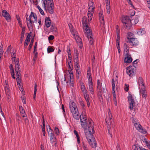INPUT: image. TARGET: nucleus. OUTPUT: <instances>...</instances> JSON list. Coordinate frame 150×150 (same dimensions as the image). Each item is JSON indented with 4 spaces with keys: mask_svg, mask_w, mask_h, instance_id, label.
Wrapping results in <instances>:
<instances>
[{
    "mask_svg": "<svg viewBox=\"0 0 150 150\" xmlns=\"http://www.w3.org/2000/svg\"><path fill=\"white\" fill-rule=\"evenodd\" d=\"M15 71L16 73V75L17 76V82L18 87L19 88V89H20L21 91H23V88H21V89H20V88L21 87V70H19V71Z\"/></svg>",
    "mask_w": 150,
    "mask_h": 150,
    "instance_id": "obj_12",
    "label": "nucleus"
},
{
    "mask_svg": "<svg viewBox=\"0 0 150 150\" xmlns=\"http://www.w3.org/2000/svg\"><path fill=\"white\" fill-rule=\"evenodd\" d=\"M108 116L105 119L107 125V127L109 133L110 134L111 137H112V135L111 133L110 132V129L111 128V125L112 123V122L113 121V117L112 116V114L110 110V109H108Z\"/></svg>",
    "mask_w": 150,
    "mask_h": 150,
    "instance_id": "obj_5",
    "label": "nucleus"
},
{
    "mask_svg": "<svg viewBox=\"0 0 150 150\" xmlns=\"http://www.w3.org/2000/svg\"><path fill=\"white\" fill-rule=\"evenodd\" d=\"M122 22L123 24V25L126 29H130L132 26L131 20L129 17L126 16L123 17L122 20Z\"/></svg>",
    "mask_w": 150,
    "mask_h": 150,
    "instance_id": "obj_7",
    "label": "nucleus"
},
{
    "mask_svg": "<svg viewBox=\"0 0 150 150\" xmlns=\"http://www.w3.org/2000/svg\"><path fill=\"white\" fill-rule=\"evenodd\" d=\"M137 82L139 87H143L144 86L145 87L144 82L143 80L142 77H139V78L138 80L137 81Z\"/></svg>",
    "mask_w": 150,
    "mask_h": 150,
    "instance_id": "obj_22",
    "label": "nucleus"
},
{
    "mask_svg": "<svg viewBox=\"0 0 150 150\" xmlns=\"http://www.w3.org/2000/svg\"><path fill=\"white\" fill-rule=\"evenodd\" d=\"M126 73L129 76L132 77L134 75L136 72L135 66H130L126 68Z\"/></svg>",
    "mask_w": 150,
    "mask_h": 150,
    "instance_id": "obj_9",
    "label": "nucleus"
},
{
    "mask_svg": "<svg viewBox=\"0 0 150 150\" xmlns=\"http://www.w3.org/2000/svg\"><path fill=\"white\" fill-rule=\"evenodd\" d=\"M20 111L21 114H24L25 113V111L24 110L23 107L21 106H20L19 107Z\"/></svg>",
    "mask_w": 150,
    "mask_h": 150,
    "instance_id": "obj_50",
    "label": "nucleus"
},
{
    "mask_svg": "<svg viewBox=\"0 0 150 150\" xmlns=\"http://www.w3.org/2000/svg\"><path fill=\"white\" fill-rule=\"evenodd\" d=\"M26 21H29V23H27V26L30 31L33 29V24L34 22H36L37 21V16L36 14L34 13L31 12L29 18L28 19L26 17Z\"/></svg>",
    "mask_w": 150,
    "mask_h": 150,
    "instance_id": "obj_4",
    "label": "nucleus"
},
{
    "mask_svg": "<svg viewBox=\"0 0 150 150\" xmlns=\"http://www.w3.org/2000/svg\"><path fill=\"white\" fill-rule=\"evenodd\" d=\"M79 67H78V68L76 67H75V69L76 70V77L77 78V79H79V74L80 73V71L79 69Z\"/></svg>",
    "mask_w": 150,
    "mask_h": 150,
    "instance_id": "obj_36",
    "label": "nucleus"
},
{
    "mask_svg": "<svg viewBox=\"0 0 150 150\" xmlns=\"http://www.w3.org/2000/svg\"><path fill=\"white\" fill-rule=\"evenodd\" d=\"M99 19L100 20L101 22V23H103V24H104V17L103 15L101 13H99Z\"/></svg>",
    "mask_w": 150,
    "mask_h": 150,
    "instance_id": "obj_40",
    "label": "nucleus"
},
{
    "mask_svg": "<svg viewBox=\"0 0 150 150\" xmlns=\"http://www.w3.org/2000/svg\"><path fill=\"white\" fill-rule=\"evenodd\" d=\"M37 7L39 10V12L40 13V14L42 15H45V13L44 12V11L42 10V9L40 7L39 5H38L37 6Z\"/></svg>",
    "mask_w": 150,
    "mask_h": 150,
    "instance_id": "obj_46",
    "label": "nucleus"
},
{
    "mask_svg": "<svg viewBox=\"0 0 150 150\" xmlns=\"http://www.w3.org/2000/svg\"><path fill=\"white\" fill-rule=\"evenodd\" d=\"M128 102L129 104V108L131 110H132L136 103L132 95L129 94L127 97Z\"/></svg>",
    "mask_w": 150,
    "mask_h": 150,
    "instance_id": "obj_10",
    "label": "nucleus"
},
{
    "mask_svg": "<svg viewBox=\"0 0 150 150\" xmlns=\"http://www.w3.org/2000/svg\"><path fill=\"white\" fill-rule=\"evenodd\" d=\"M61 108L62 110V112H63V114L64 115H65V111L64 109V106L63 104H62L61 106Z\"/></svg>",
    "mask_w": 150,
    "mask_h": 150,
    "instance_id": "obj_64",
    "label": "nucleus"
},
{
    "mask_svg": "<svg viewBox=\"0 0 150 150\" xmlns=\"http://www.w3.org/2000/svg\"><path fill=\"white\" fill-rule=\"evenodd\" d=\"M2 14L8 22L11 21V18L9 13L6 10H3L2 11Z\"/></svg>",
    "mask_w": 150,
    "mask_h": 150,
    "instance_id": "obj_16",
    "label": "nucleus"
},
{
    "mask_svg": "<svg viewBox=\"0 0 150 150\" xmlns=\"http://www.w3.org/2000/svg\"><path fill=\"white\" fill-rule=\"evenodd\" d=\"M30 41L28 40L27 39H25L24 44V47L25 48L27 47V46L29 44V43L30 42Z\"/></svg>",
    "mask_w": 150,
    "mask_h": 150,
    "instance_id": "obj_53",
    "label": "nucleus"
},
{
    "mask_svg": "<svg viewBox=\"0 0 150 150\" xmlns=\"http://www.w3.org/2000/svg\"><path fill=\"white\" fill-rule=\"evenodd\" d=\"M129 85L125 83L124 87V89L125 91L127 92L129 91Z\"/></svg>",
    "mask_w": 150,
    "mask_h": 150,
    "instance_id": "obj_54",
    "label": "nucleus"
},
{
    "mask_svg": "<svg viewBox=\"0 0 150 150\" xmlns=\"http://www.w3.org/2000/svg\"><path fill=\"white\" fill-rule=\"evenodd\" d=\"M52 130L51 129L50 126H49V129L48 130L47 129L48 133L49 136L52 134H54L52 132Z\"/></svg>",
    "mask_w": 150,
    "mask_h": 150,
    "instance_id": "obj_52",
    "label": "nucleus"
},
{
    "mask_svg": "<svg viewBox=\"0 0 150 150\" xmlns=\"http://www.w3.org/2000/svg\"><path fill=\"white\" fill-rule=\"evenodd\" d=\"M54 130L55 134L58 136L60 134L59 129L57 127H55L54 129Z\"/></svg>",
    "mask_w": 150,
    "mask_h": 150,
    "instance_id": "obj_44",
    "label": "nucleus"
},
{
    "mask_svg": "<svg viewBox=\"0 0 150 150\" xmlns=\"http://www.w3.org/2000/svg\"><path fill=\"white\" fill-rule=\"evenodd\" d=\"M34 87V98H35L36 94L37 92V84L36 83H35Z\"/></svg>",
    "mask_w": 150,
    "mask_h": 150,
    "instance_id": "obj_45",
    "label": "nucleus"
},
{
    "mask_svg": "<svg viewBox=\"0 0 150 150\" xmlns=\"http://www.w3.org/2000/svg\"><path fill=\"white\" fill-rule=\"evenodd\" d=\"M87 76L88 79V83H93L91 77L90 68L89 67L87 71Z\"/></svg>",
    "mask_w": 150,
    "mask_h": 150,
    "instance_id": "obj_19",
    "label": "nucleus"
},
{
    "mask_svg": "<svg viewBox=\"0 0 150 150\" xmlns=\"http://www.w3.org/2000/svg\"><path fill=\"white\" fill-rule=\"evenodd\" d=\"M43 121H42V134L44 136H45V119L43 116L42 117Z\"/></svg>",
    "mask_w": 150,
    "mask_h": 150,
    "instance_id": "obj_32",
    "label": "nucleus"
},
{
    "mask_svg": "<svg viewBox=\"0 0 150 150\" xmlns=\"http://www.w3.org/2000/svg\"><path fill=\"white\" fill-rule=\"evenodd\" d=\"M90 21H88V20H87L86 16H84L83 17L82 19V23L83 26V29L84 32L87 30H90L89 27L88 26V24Z\"/></svg>",
    "mask_w": 150,
    "mask_h": 150,
    "instance_id": "obj_11",
    "label": "nucleus"
},
{
    "mask_svg": "<svg viewBox=\"0 0 150 150\" xmlns=\"http://www.w3.org/2000/svg\"><path fill=\"white\" fill-rule=\"evenodd\" d=\"M68 67H69V68L70 69V70H72V68H73L72 64L71 62V61H68Z\"/></svg>",
    "mask_w": 150,
    "mask_h": 150,
    "instance_id": "obj_49",
    "label": "nucleus"
},
{
    "mask_svg": "<svg viewBox=\"0 0 150 150\" xmlns=\"http://www.w3.org/2000/svg\"><path fill=\"white\" fill-rule=\"evenodd\" d=\"M94 127V124L93 121L92 120H90L89 121L88 130L87 132H86L85 134L86 137L89 144L92 145L91 141H92L94 143V144H93V147H96V142L93 135L95 132Z\"/></svg>",
    "mask_w": 150,
    "mask_h": 150,
    "instance_id": "obj_2",
    "label": "nucleus"
},
{
    "mask_svg": "<svg viewBox=\"0 0 150 150\" xmlns=\"http://www.w3.org/2000/svg\"><path fill=\"white\" fill-rule=\"evenodd\" d=\"M145 143L146 144V145L147 146L148 148L150 149V142L147 140H145Z\"/></svg>",
    "mask_w": 150,
    "mask_h": 150,
    "instance_id": "obj_56",
    "label": "nucleus"
},
{
    "mask_svg": "<svg viewBox=\"0 0 150 150\" xmlns=\"http://www.w3.org/2000/svg\"><path fill=\"white\" fill-rule=\"evenodd\" d=\"M139 93L140 96H142L143 98H146L147 96L146 91L145 90V87H139Z\"/></svg>",
    "mask_w": 150,
    "mask_h": 150,
    "instance_id": "obj_15",
    "label": "nucleus"
},
{
    "mask_svg": "<svg viewBox=\"0 0 150 150\" xmlns=\"http://www.w3.org/2000/svg\"><path fill=\"white\" fill-rule=\"evenodd\" d=\"M69 77L70 81L71 82H73L74 81L73 78H74V76L73 74V73L71 70H69Z\"/></svg>",
    "mask_w": 150,
    "mask_h": 150,
    "instance_id": "obj_35",
    "label": "nucleus"
},
{
    "mask_svg": "<svg viewBox=\"0 0 150 150\" xmlns=\"http://www.w3.org/2000/svg\"><path fill=\"white\" fill-rule=\"evenodd\" d=\"M33 53L35 55H34V56L33 57V60L34 61H35L36 60V59H37V56H38V52H35V53Z\"/></svg>",
    "mask_w": 150,
    "mask_h": 150,
    "instance_id": "obj_61",
    "label": "nucleus"
},
{
    "mask_svg": "<svg viewBox=\"0 0 150 150\" xmlns=\"http://www.w3.org/2000/svg\"><path fill=\"white\" fill-rule=\"evenodd\" d=\"M94 4L91 0H89L88 6L89 7L88 10H93L95 7L94 6Z\"/></svg>",
    "mask_w": 150,
    "mask_h": 150,
    "instance_id": "obj_26",
    "label": "nucleus"
},
{
    "mask_svg": "<svg viewBox=\"0 0 150 150\" xmlns=\"http://www.w3.org/2000/svg\"><path fill=\"white\" fill-rule=\"evenodd\" d=\"M74 134L76 135V136L77 137L78 143L79 144L80 142V138L78 133V132L76 130H74Z\"/></svg>",
    "mask_w": 150,
    "mask_h": 150,
    "instance_id": "obj_42",
    "label": "nucleus"
},
{
    "mask_svg": "<svg viewBox=\"0 0 150 150\" xmlns=\"http://www.w3.org/2000/svg\"><path fill=\"white\" fill-rule=\"evenodd\" d=\"M33 39H32L31 40V42H30V43L29 46V47H28V50L30 51H31V49L33 45Z\"/></svg>",
    "mask_w": 150,
    "mask_h": 150,
    "instance_id": "obj_48",
    "label": "nucleus"
},
{
    "mask_svg": "<svg viewBox=\"0 0 150 150\" xmlns=\"http://www.w3.org/2000/svg\"><path fill=\"white\" fill-rule=\"evenodd\" d=\"M74 62L75 64V67L78 68V67H79V53L77 52L74 56Z\"/></svg>",
    "mask_w": 150,
    "mask_h": 150,
    "instance_id": "obj_21",
    "label": "nucleus"
},
{
    "mask_svg": "<svg viewBox=\"0 0 150 150\" xmlns=\"http://www.w3.org/2000/svg\"><path fill=\"white\" fill-rule=\"evenodd\" d=\"M31 33L30 32L28 34V35L26 38V39H27L28 40L30 41V37H31Z\"/></svg>",
    "mask_w": 150,
    "mask_h": 150,
    "instance_id": "obj_63",
    "label": "nucleus"
},
{
    "mask_svg": "<svg viewBox=\"0 0 150 150\" xmlns=\"http://www.w3.org/2000/svg\"><path fill=\"white\" fill-rule=\"evenodd\" d=\"M106 9L107 10V13L108 14H109L110 13V3L109 0H106Z\"/></svg>",
    "mask_w": 150,
    "mask_h": 150,
    "instance_id": "obj_23",
    "label": "nucleus"
},
{
    "mask_svg": "<svg viewBox=\"0 0 150 150\" xmlns=\"http://www.w3.org/2000/svg\"><path fill=\"white\" fill-rule=\"evenodd\" d=\"M84 97L86 102V104L88 107H89L90 105V98L88 92L83 93Z\"/></svg>",
    "mask_w": 150,
    "mask_h": 150,
    "instance_id": "obj_20",
    "label": "nucleus"
},
{
    "mask_svg": "<svg viewBox=\"0 0 150 150\" xmlns=\"http://www.w3.org/2000/svg\"><path fill=\"white\" fill-rule=\"evenodd\" d=\"M79 103L80 105H81L82 108L83 109L85 106V105L84 104L83 101L82 99H80L79 100Z\"/></svg>",
    "mask_w": 150,
    "mask_h": 150,
    "instance_id": "obj_51",
    "label": "nucleus"
},
{
    "mask_svg": "<svg viewBox=\"0 0 150 150\" xmlns=\"http://www.w3.org/2000/svg\"><path fill=\"white\" fill-rule=\"evenodd\" d=\"M93 13V10H88V12L87 13L88 18V21H91L92 20Z\"/></svg>",
    "mask_w": 150,
    "mask_h": 150,
    "instance_id": "obj_25",
    "label": "nucleus"
},
{
    "mask_svg": "<svg viewBox=\"0 0 150 150\" xmlns=\"http://www.w3.org/2000/svg\"><path fill=\"white\" fill-rule=\"evenodd\" d=\"M112 95L113 97V101L114 102H116L117 100L116 94H115V81L113 78L112 79Z\"/></svg>",
    "mask_w": 150,
    "mask_h": 150,
    "instance_id": "obj_14",
    "label": "nucleus"
},
{
    "mask_svg": "<svg viewBox=\"0 0 150 150\" xmlns=\"http://www.w3.org/2000/svg\"><path fill=\"white\" fill-rule=\"evenodd\" d=\"M42 3L44 4V9L50 14L54 12V6L53 0H42Z\"/></svg>",
    "mask_w": 150,
    "mask_h": 150,
    "instance_id": "obj_3",
    "label": "nucleus"
},
{
    "mask_svg": "<svg viewBox=\"0 0 150 150\" xmlns=\"http://www.w3.org/2000/svg\"><path fill=\"white\" fill-rule=\"evenodd\" d=\"M12 60L13 61L15 64V71L20 70V66L19 64V59L18 58H16V54L15 53L12 54H11Z\"/></svg>",
    "mask_w": 150,
    "mask_h": 150,
    "instance_id": "obj_8",
    "label": "nucleus"
},
{
    "mask_svg": "<svg viewBox=\"0 0 150 150\" xmlns=\"http://www.w3.org/2000/svg\"><path fill=\"white\" fill-rule=\"evenodd\" d=\"M50 19L49 17H46L45 19V24L47 28L49 27L50 26Z\"/></svg>",
    "mask_w": 150,
    "mask_h": 150,
    "instance_id": "obj_27",
    "label": "nucleus"
},
{
    "mask_svg": "<svg viewBox=\"0 0 150 150\" xmlns=\"http://www.w3.org/2000/svg\"><path fill=\"white\" fill-rule=\"evenodd\" d=\"M88 89L89 91V93L90 94L94 95V94L95 92L94 89V87L93 84V83H88Z\"/></svg>",
    "mask_w": 150,
    "mask_h": 150,
    "instance_id": "obj_18",
    "label": "nucleus"
},
{
    "mask_svg": "<svg viewBox=\"0 0 150 150\" xmlns=\"http://www.w3.org/2000/svg\"><path fill=\"white\" fill-rule=\"evenodd\" d=\"M9 68L11 71V74L12 78L13 79H15V78L14 76V69L13 65L12 64H11L9 66Z\"/></svg>",
    "mask_w": 150,
    "mask_h": 150,
    "instance_id": "obj_29",
    "label": "nucleus"
},
{
    "mask_svg": "<svg viewBox=\"0 0 150 150\" xmlns=\"http://www.w3.org/2000/svg\"><path fill=\"white\" fill-rule=\"evenodd\" d=\"M132 123L134 124L136 129L139 132L144 134H146L147 133V131L138 122L137 120L133 118L132 120Z\"/></svg>",
    "mask_w": 150,
    "mask_h": 150,
    "instance_id": "obj_6",
    "label": "nucleus"
},
{
    "mask_svg": "<svg viewBox=\"0 0 150 150\" xmlns=\"http://www.w3.org/2000/svg\"><path fill=\"white\" fill-rule=\"evenodd\" d=\"M25 27H23L21 33V37L20 39L21 43H22L24 38V34L25 33Z\"/></svg>",
    "mask_w": 150,
    "mask_h": 150,
    "instance_id": "obj_30",
    "label": "nucleus"
},
{
    "mask_svg": "<svg viewBox=\"0 0 150 150\" xmlns=\"http://www.w3.org/2000/svg\"><path fill=\"white\" fill-rule=\"evenodd\" d=\"M81 88L83 93L87 92V91L86 89L84 83L82 82H80Z\"/></svg>",
    "mask_w": 150,
    "mask_h": 150,
    "instance_id": "obj_24",
    "label": "nucleus"
},
{
    "mask_svg": "<svg viewBox=\"0 0 150 150\" xmlns=\"http://www.w3.org/2000/svg\"><path fill=\"white\" fill-rule=\"evenodd\" d=\"M16 18H17V20L18 21V23L20 25V27H21V26H22L21 22V21H20V18L18 16H17Z\"/></svg>",
    "mask_w": 150,
    "mask_h": 150,
    "instance_id": "obj_60",
    "label": "nucleus"
},
{
    "mask_svg": "<svg viewBox=\"0 0 150 150\" xmlns=\"http://www.w3.org/2000/svg\"><path fill=\"white\" fill-rule=\"evenodd\" d=\"M124 47L125 52H126L127 53L129 52V47L128 46V45L126 43H125L124 44Z\"/></svg>",
    "mask_w": 150,
    "mask_h": 150,
    "instance_id": "obj_37",
    "label": "nucleus"
},
{
    "mask_svg": "<svg viewBox=\"0 0 150 150\" xmlns=\"http://www.w3.org/2000/svg\"><path fill=\"white\" fill-rule=\"evenodd\" d=\"M16 119L18 123H19L20 121H21V117L18 113H16Z\"/></svg>",
    "mask_w": 150,
    "mask_h": 150,
    "instance_id": "obj_39",
    "label": "nucleus"
},
{
    "mask_svg": "<svg viewBox=\"0 0 150 150\" xmlns=\"http://www.w3.org/2000/svg\"><path fill=\"white\" fill-rule=\"evenodd\" d=\"M116 33L117 35H120V30L119 28L118 25H117L116 27Z\"/></svg>",
    "mask_w": 150,
    "mask_h": 150,
    "instance_id": "obj_62",
    "label": "nucleus"
},
{
    "mask_svg": "<svg viewBox=\"0 0 150 150\" xmlns=\"http://www.w3.org/2000/svg\"><path fill=\"white\" fill-rule=\"evenodd\" d=\"M134 35L131 32L128 33L127 39L128 40L130 39V38H134Z\"/></svg>",
    "mask_w": 150,
    "mask_h": 150,
    "instance_id": "obj_43",
    "label": "nucleus"
},
{
    "mask_svg": "<svg viewBox=\"0 0 150 150\" xmlns=\"http://www.w3.org/2000/svg\"><path fill=\"white\" fill-rule=\"evenodd\" d=\"M50 140H52L53 139H54L56 138L55 135L54 134H52L50 135Z\"/></svg>",
    "mask_w": 150,
    "mask_h": 150,
    "instance_id": "obj_59",
    "label": "nucleus"
},
{
    "mask_svg": "<svg viewBox=\"0 0 150 150\" xmlns=\"http://www.w3.org/2000/svg\"><path fill=\"white\" fill-rule=\"evenodd\" d=\"M75 39L76 42L78 43H79L81 45L80 47H82L83 45L82 42V40L81 39V38L79 37L78 36L75 38Z\"/></svg>",
    "mask_w": 150,
    "mask_h": 150,
    "instance_id": "obj_34",
    "label": "nucleus"
},
{
    "mask_svg": "<svg viewBox=\"0 0 150 150\" xmlns=\"http://www.w3.org/2000/svg\"><path fill=\"white\" fill-rule=\"evenodd\" d=\"M146 32L144 28L140 29L137 31V33L139 35H142L144 34Z\"/></svg>",
    "mask_w": 150,
    "mask_h": 150,
    "instance_id": "obj_33",
    "label": "nucleus"
},
{
    "mask_svg": "<svg viewBox=\"0 0 150 150\" xmlns=\"http://www.w3.org/2000/svg\"><path fill=\"white\" fill-rule=\"evenodd\" d=\"M145 143L146 144V145L147 146L148 148L150 149V142L147 140H145Z\"/></svg>",
    "mask_w": 150,
    "mask_h": 150,
    "instance_id": "obj_55",
    "label": "nucleus"
},
{
    "mask_svg": "<svg viewBox=\"0 0 150 150\" xmlns=\"http://www.w3.org/2000/svg\"><path fill=\"white\" fill-rule=\"evenodd\" d=\"M57 140L56 138L53 139L52 140H50L51 143L54 145L55 146H57Z\"/></svg>",
    "mask_w": 150,
    "mask_h": 150,
    "instance_id": "obj_47",
    "label": "nucleus"
},
{
    "mask_svg": "<svg viewBox=\"0 0 150 150\" xmlns=\"http://www.w3.org/2000/svg\"><path fill=\"white\" fill-rule=\"evenodd\" d=\"M69 108L73 117L77 120H79L80 118L81 124L82 127L85 131L87 130H88L89 121L91 120H89L88 122L87 117L85 115V112L84 113L83 112L80 116L75 103L72 101H71L69 102Z\"/></svg>",
    "mask_w": 150,
    "mask_h": 150,
    "instance_id": "obj_1",
    "label": "nucleus"
},
{
    "mask_svg": "<svg viewBox=\"0 0 150 150\" xmlns=\"http://www.w3.org/2000/svg\"><path fill=\"white\" fill-rule=\"evenodd\" d=\"M50 30L52 31H56L57 28L54 26L52 25L51 27Z\"/></svg>",
    "mask_w": 150,
    "mask_h": 150,
    "instance_id": "obj_58",
    "label": "nucleus"
},
{
    "mask_svg": "<svg viewBox=\"0 0 150 150\" xmlns=\"http://www.w3.org/2000/svg\"><path fill=\"white\" fill-rule=\"evenodd\" d=\"M140 148L137 144H134L132 146V148L134 150H140Z\"/></svg>",
    "mask_w": 150,
    "mask_h": 150,
    "instance_id": "obj_38",
    "label": "nucleus"
},
{
    "mask_svg": "<svg viewBox=\"0 0 150 150\" xmlns=\"http://www.w3.org/2000/svg\"><path fill=\"white\" fill-rule=\"evenodd\" d=\"M127 42L129 43L131 45L135 46H137L138 44V41L135 37L130 38Z\"/></svg>",
    "mask_w": 150,
    "mask_h": 150,
    "instance_id": "obj_17",
    "label": "nucleus"
},
{
    "mask_svg": "<svg viewBox=\"0 0 150 150\" xmlns=\"http://www.w3.org/2000/svg\"><path fill=\"white\" fill-rule=\"evenodd\" d=\"M54 50V49L53 47L51 46L48 47L47 49V51L48 53L53 52Z\"/></svg>",
    "mask_w": 150,
    "mask_h": 150,
    "instance_id": "obj_41",
    "label": "nucleus"
},
{
    "mask_svg": "<svg viewBox=\"0 0 150 150\" xmlns=\"http://www.w3.org/2000/svg\"><path fill=\"white\" fill-rule=\"evenodd\" d=\"M5 89L6 90V89H8V83L7 81L5 80Z\"/></svg>",
    "mask_w": 150,
    "mask_h": 150,
    "instance_id": "obj_57",
    "label": "nucleus"
},
{
    "mask_svg": "<svg viewBox=\"0 0 150 150\" xmlns=\"http://www.w3.org/2000/svg\"><path fill=\"white\" fill-rule=\"evenodd\" d=\"M132 59L130 55H128L124 59L125 62L128 63L131 62L132 61Z\"/></svg>",
    "mask_w": 150,
    "mask_h": 150,
    "instance_id": "obj_28",
    "label": "nucleus"
},
{
    "mask_svg": "<svg viewBox=\"0 0 150 150\" xmlns=\"http://www.w3.org/2000/svg\"><path fill=\"white\" fill-rule=\"evenodd\" d=\"M102 86H97V89L99 95H101L103 93V91L105 90L104 88H102Z\"/></svg>",
    "mask_w": 150,
    "mask_h": 150,
    "instance_id": "obj_31",
    "label": "nucleus"
},
{
    "mask_svg": "<svg viewBox=\"0 0 150 150\" xmlns=\"http://www.w3.org/2000/svg\"><path fill=\"white\" fill-rule=\"evenodd\" d=\"M84 32L86 33V35L88 39L90 44L91 45H93V40L92 37V33L91 30H87V31Z\"/></svg>",
    "mask_w": 150,
    "mask_h": 150,
    "instance_id": "obj_13",
    "label": "nucleus"
}]
</instances>
